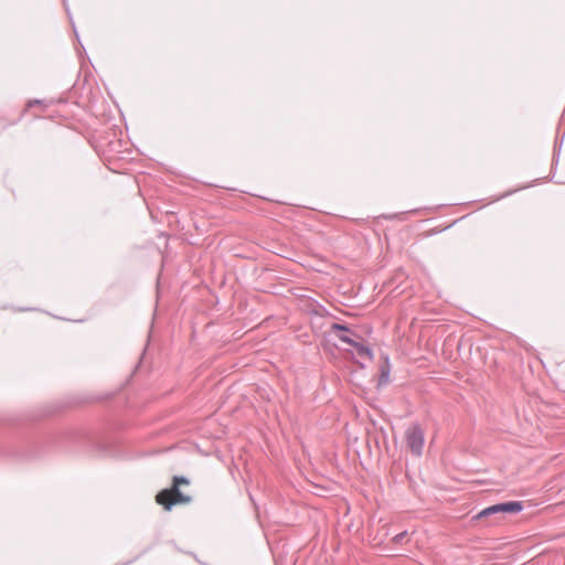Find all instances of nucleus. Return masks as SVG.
<instances>
[{
	"instance_id": "obj_9",
	"label": "nucleus",
	"mask_w": 565,
	"mask_h": 565,
	"mask_svg": "<svg viewBox=\"0 0 565 565\" xmlns=\"http://www.w3.org/2000/svg\"><path fill=\"white\" fill-rule=\"evenodd\" d=\"M190 480L183 476H174L172 479V484L180 489V486H188Z\"/></svg>"
},
{
	"instance_id": "obj_4",
	"label": "nucleus",
	"mask_w": 565,
	"mask_h": 565,
	"mask_svg": "<svg viewBox=\"0 0 565 565\" xmlns=\"http://www.w3.org/2000/svg\"><path fill=\"white\" fill-rule=\"evenodd\" d=\"M53 104V99H30L28 100V103L25 104L23 110L21 111V114L15 118L13 119V121L11 124H17L28 113H30L31 110L32 111V117L33 118H40L42 117V115L47 110V108Z\"/></svg>"
},
{
	"instance_id": "obj_1",
	"label": "nucleus",
	"mask_w": 565,
	"mask_h": 565,
	"mask_svg": "<svg viewBox=\"0 0 565 565\" xmlns=\"http://www.w3.org/2000/svg\"><path fill=\"white\" fill-rule=\"evenodd\" d=\"M523 510V504L520 501H508V502H501L493 505H490L488 508H484L479 513H477L475 516H472L473 521L477 520H483L489 518H494L493 521H490L488 524H493L499 521V514L509 513V514H516L520 513Z\"/></svg>"
},
{
	"instance_id": "obj_7",
	"label": "nucleus",
	"mask_w": 565,
	"mask_h": 565,
	"mask_svg": "<svg viewBox=\"0 0 565 565\" xmlns=\"http://www.w3.org/2000/svg\"><path fill=\"white\" fill-rule=\"evenodd\" d=\"M353 350H350V352L352 354H356V356L361 358V359H366L369 361H372L373 360V352H372V349L362 343V342H359V341H355V344H352L351 345Z\"/></svg>"
},
{
	"instance_id": "obj_10",
	"label": "nucleus",
	"mask_w": 565,
	"mask_h": 565,
	"mask_svg": "<svg viewBox=\"0 0 565 565\" xmlns=\"http://www.w3.org/2000/svg\"><path fill=\"white\" fill-rule=\"evenodd\" d=\"M13 120L11 121H8L7 119H3V118H0V127L2 129H6L7 127L9 126H12L13 124H11Z\"/></svg>"
},
{
	"instance_id": "obj_8",
	"label": "nucleus",
	"mask_w": 565,
	"mask_h": 565,
	"mask_svg": "<svg viewBox=\"0 0 565 565\" xmlns=\"http://www.w3.org/2000/svg\"><path fill=\"white\" fill-rule=\"evenodd\" d=\"M406 541H408V532L407 531H403V532L396 534L395 536H393V539H392V542L396 545H401Z\"/></svg>"
},
{
	"instance_id": "obj_5",
	"label": "nucleus",
	"mask_w": 565,
	"mask_h": 565,
	"mask_svg": "<svg viewBox=\"0 0 565 565\" xmlns=\"http://www.w3.org/2000/svg\"><path fill=\"white\" fill-rule=\"evenodd\" d=\"M331 333H333L341 342L347 343L349 345L355 344L354 338H360L354 331H352L348 326L341 323H332L330 327Z\"/></svg>"
},
{
	"instance_id": "obj_3",
	"label": "nucleus",
	"mask_w": 565,
	"mask_h": 565,
	"mask_svg": "<svg viewBox=\"0 0 565 565\" xmlns=\"http://www.w3.org/2000/svg\"><path fill=\"white\" fill-rule=\"evenodd\" d=\"M405 440L413 455L420 456L423 454L425 433L418 423L412 424L407 428Z\"/></svg>"
},
{
	"instance_id": "obj_6",
	"label": "nucleus",
	"mask_w": 565,
	"mask_h": 565,
	"mask_svg": "<svg viewBox=\"0 0 565 565\" xmlns=\"http://www.w3.org/2000/svg\"><path fill=\"white\" fill-rule=\"evenodd\" d=\"M391 374V364L390 358L387 355L383 356V362L380 365V376L377 381V388H381L388 384Z\"/></svg>"
},
{
	"instance_id": "obj_2",
	"label": "nucleus",
	"mask_w": 565,
	"mask_h": 565,
	"mask_svg": "<svg viewBox=\"0 0 565 565\" xmlns=\"http://www.w3.org/2000/svg\"><path fill=\"white\" fill-rule=\"evenodd\" d=\"M158 504L162 505L166 511H170L175 504H186L192 498L184 494L178 487L171 484L170 488L162 489L156 495Z\"/></svg>"
}]
</instances>
